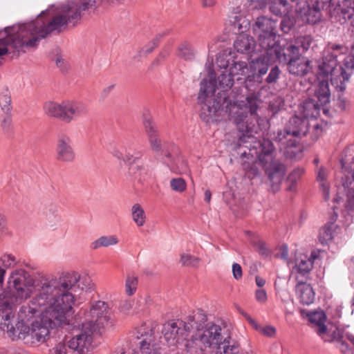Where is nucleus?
<instances>
[{
  "mask_svg": "<svg viewBox=\"0 0 354 354\" xmlns=\"http://www.w3.org/2000/svg\"><path fill=\"white\" fill-rule=\"evenodd\" d=\"M80 280L77 272L66 273L57 280L41 275L32 277L24 269L12 270L7 281L6 291V316L12 313V306L17 298L28 299L32 306H39L44 313L50 315V321L54 324H69L68 317L74 304V296L77 283Z\"/></svg>",
  "mask_w": 354,
  "mask_h": 354,
  "instance_id": "nucleus-1",
  "label": "nucleus"
},
{
  "mask_svg": "<svg viewBox=\"0 0 354 354\" xmlns=\"http://www.w3.org/2000/svg\"><path fill=\"white\" fill-rule=\"evenodd\" d=\"M71 16L66 6L59 14L51 15L48 10L41 12L35 20L19 25V31L12 39L15 47L23 51L37 48L41 39L50 34H59L70 24L77 25V21L71 19Z\"/></svg>",
  "mask_w": 354,
  "mask_h": 354,
  "instance_id": "nucleus-2",
  "label": "nucleus"
},
{
  "mask_svg": "<svg viewBox=\"0 0 354 354\" xmlns=\"http://www.w3.org/2000/svg\"><path fill=\"white\" fill-rule=\"evenodd\" d=\"M212 66V64L207 66L209 80L204 79L201 81L198 97V104L201 105L200 118L207 124L217 122L219 120L218 113L224 106L227 111L229 105H231L227 89L230 88L234 83L233 76L230 72H222L218 77V81L220 87L223 90L215 95L216 73Z\"/></svg>",
  "mask_w": 354,
  "mask_h": 354,
  "instance_id": "nucleus-3",
  "label": "nucleus"
},
{
  "mask_svg": "<svg viewBox=\"0 0 354 354\" xmlns=\"http://www.w3.org/2000/svg\"><path fill=\"white\" fill-rule=\"evenodd\" d=\"M246 140L245 143L252 142L254 144L252 146L245 147L249 148L250 152L254 150L257 158V162L244 161L242 163L243 169L248 178L252 179L259 175V171L256 165L258 163L265 170L270 182L272 191L274 193L279 191L286 173V166L279 160L274 159L275 147L272 142L267 138H263L258 141H254L252 139H246ZM249 154L251 156H253L252 153Z\"/></svg>",
  "mask_w": 354,
  "mask_h": 354,
  "instance_id": "nucleus-4",
  "label": "nucleus"
},
{
  "mask_svg": "<svg viewBox=\"0 0 354 354\" xmlns=\"http://www.w3.org/2000/svg\"><path fill=\"white\" fill-rule=\"evenodd\" d=\"M109 318L108 304L102 301H95L86 313V321L82 324L81 331L68 342V347L77 354H84L91 344L92 335L104 328Z\"/></svg>",
  "mask_w": 354,
  "mask_h": 354,
  "instance_id": "nucleus-5",
  "label": "nucleus"
},
{
  "mask_svg": "<svg viewBox=\"0 0 354 354\" xmlns=\"http://www.w3.org/2000/svg\"><path fill=\"white\" fill-rule=\"evenodd\" d=\"M7 286L0 295V329L6 331L9 337L12 338V333H19L20 331H25L28 329V326L32 324V322L37 321L44 314V310L39 306H32V304L22 305L17 314V322L14 326L11 324V319L14 317L15 311L17 304L26 299L17 298L15 301L14 306H12V313L6 316L7 313L5 312L6 306L3 305L6 301V291Z\"/></svg>",
  "mask_w": 354,
  "mask_h": 354,
  "instance_id": "nucleus-6",
  "label": "nucleus"
},
{
  "mask_svg": "<svg viewBox=\"0 0 354 354\" xmlns=\"http://www.w3.org/2000/svg\"><path fill=\"white\" fill-rule=\"evenodd\" d=\"M257 101V97L254 93H250L246 97V106L249 109V112L236 104H231L228 106L230 120L241 133L239 138L240 145L246 142V139H255L254 134L257 133L259 129L256 125V113L259 107Z\"/></svg>",
  "mask_w": 354,
  "mask_h": 354,
  "instance_id": "nucleus-7",
  "label": "nucleus"
},
{
  "mask_svg": "<svg viewBox=\"0 0 354 354\" xmlns=\"http://www.w3.org/2000/svg\"><path fill=\"white\" fill-rule=\"evenodd\" d=\"M340 61L334 59L333 55H324L322 63L318 66L317 79L327 80L330 78L331 84L340 91L346 89L347 82L351 74L339 65Z\"/></svg>",
  "mask_w": 354,
  "mask_h": 354,
  "instance_id": "nucleus-8",
  "label": "nucleus"
},
{
  "mask_svg": "<svg viewBox=\"0 0 354 354\" xmlns=\"http://www.w3.org/2000/svg\"><path fill=\"white\" fill-rule=\"evenodd\" d=\"M63 324H54L50 321V315L44 313L37 321L32 322L25 331L19 333H12V339H23L26 344H36L44 342L49 335V328H53Z\"/></svg>",
  "mask_w": 354,
  "mask_h": 354,
  "instance_id": "nucleus-9",
  "label": "nucleus"
},
{
  "mask_svg": "<svg viewBox=\"0 0 354 354\" xmlns=\"http://www.w3.org/2000/svg\"><path fill=\"white\" fill-rule=\"evenodd\" d=\"M145 130L147 133L149 145L155 152H160L165 157L176 156L179 153V148L174 143L162 142L160 138L158 127L151 119L144 121Z\"/></svg>",
  "mask_w": 354,
  "mask_h": 354,
  "instance_id": "nucleus-10",
  "label": "nucleus"
},
{
  "mask_svg": "<svg viewBox=\"0 0 354 354\" xmlns=\"http://www.w3.org/2000/svg\"><path fill=\"white\" fill-rule=\"evenodd\" d=\"M309 131V122L306 118L297 115L291 117L283 130H279L274 140L276 142H283L286 139L301 138Z\"/></svg>",
  "mask_w": 354,
  "mask_h": 354,
  "instance_id": "nucleus-11",
  "label": "nucleus"
},
{
  "mask_svg": "<svg viewBox=\"0 0 354 354\" xmlns=\"http://www.w3.org/2000/svg\"><path fill=\"white\" fill-rule=\"evenodd\" d=\"M269 65L264 58H255L249 63L250 74L243 81L244 86L248 91H256L264 82L263 76L268 73Z\"/></svg>",
  "mask_w": 354,
  "mask_h": 354,
  "instance_id": "nucleus-12",
  "label": "nucleus"
},
{
  "mask_svg": "<svg viewBox=\"0 0 354 354\" xmlns=\"http://www.w3.org/2000/svg\"><path fill=\"white\" fill-rule=\"evenodd\" d=\"M189 326L182 320L169 321L163 325L162 333L167 344L175 345L185 339Z\"/></svg>",
  "mask_w": 354,
  "mask_h": 354,
  "instance_id": "nucleus-13",
  "label": "nucleus"
},
{
  "mask_svg": "<svg viewBox=\"0 0 354 354\" xmlns=\"http://www.w3.org/2000/svg\"><path fill=\"white\" fill-rule=\"evenodd\" d=\"M329 5V12L331 16H339L350 22L354 26V0H331Z\"/></svg>",
  "mask_w": 354,
  "mask_h": 354,
  "instance_id": "nucleus-14",
  "label": "nucleus"
},
{
  "mask_svg": "<svg viewBox=\"0 0 354 354\" xmlns=\"http://www.w3.org/2000/svg\"><path fill=\"white\" fill-rule=\"evenodd\" d=\"M274 54L270 57L272 61H278L283 65L288 64L294 59L297 58L301 53L299 51V46L291 43H286L277 47V50L272 51Z\"/></svg>",
  "mask_w": 354,
  "mask_h": 354,
  "instance_id": "nucleus-15",
  "label": "nucleus"
},
{
  "mask_svg": "<svg viewBox=\"0 0 354 354\" xmlns=\"http://www.w3.org/2000/svg\"><path fill=\"white\" fill-rule=\"evenodd\" d=\"M75 153L71 138L66 135L60 136L56 144V158L61 162H72L75 160Z\"/></svg>",
  "mask_w": 354,
  "mask_h": 354,
  "instance_id": "nucleus-16",
  "label": "nucleus"
},
{
  "mask_svg": "<svg viewBox=\"0 0 354 354\" xmlns=\"http://www.w3.org/2000/svg\"><path fill=\"white\" fill-rule=\"evenodd\" d=\"M277 32L257 35L258 44L261 48V55L257 58H264L266 62L270 64V57L274 54V50L279 46V42L277 40Z\"/></svg>",
  "mask_w": 354,
  "mask_h": 354,
  "instance_id": "nucleus-17",
  "label": "nucleus"
},
{
  "mask_svg": "<svg viewBox=\"0 0 354 354\" xmlns=\"http://www.w3.org/2000/svg\"><path fill=\"white\" fill-rule=\"evenodd\" d=\"M103 0H77L76 2L66 5L71 12V19H76L79 22L81 17L85 12L95 10L97 3ZM119 2L120 0H111Z\"/></svg>",
  "mask_w": 354,
  "mask_h": 354,
  "instance_id": "nucleus-18",
  "label": "nucleus"
},
{
  "mask_svg": "<svg viewBox=\"0 0 354 354\" xmlns=\"http://www.w3.org/2000/svg\"><path fill=\"white\" fill-rule=\"evenodd\" d=\"M64 122L67 123L88 113L87 106L81 102L66 101L64 102Z\"/></svg>",
  "mask_w": 354,
  "mask_h": 354,
  "instance_id": "nucleus-19",
  "label": "nucleus"
},
{
  "mask_svg": "<svg viewBox=\"0 0 354 354\" xmlns=\"http://www.w3.org/2000/svg\"><path fill=\"white\" fill-rule=\"evenodd\" d=\"M200 332L202 339L209 348L216 346L225 337L222 334V328L214 323L207 324Z\"/></svg>",
  "mask_w": 354,
  "mask_h": 354,
  "instance_id": "nucleus-20",
  "label": "nucleus"
},
{
  "mask_svg": "<svg viewBox=\"0 0 354 354\" xmlns=\"http://www.w3.org/2000/svg\"><path fill=\"white\" fill-rule=\"evenodd\" d=\"M310 61L301 53L286 65L287 71L295 76L303 77L307 75L310 68Z\"/></svg>",
  "mask_w": 354,
  "mask_h": 354,
  "instance_id": "nucleus-21",
  "label": "nucleus"
},
{
  "mask_svg": "<svg viewBox=\"0 0 354 354\" xmlns=\"http://www.w3.org/2000/svg\"><path fill=\"white\" fill-rule=\"evenodd\" d=\"M138 333L140 336H138L137 338L141 340L138 343L140 349L137 354H156V351L151 348L152 343L154 342V332L152 328L147 329V331L140 328Z\"/></svg>",
  "mask_w": 354,
  "mask_h": 354,
  "instance_id": "nucleus-22",
  "label": "nucleus"
},
{
  "mask_svg": "<svg viewBox=\"0 0 354 354\" xmlns=\"http://www.w3.org/2000/svg\"><path fill=\"white\" fill-rule=\"evenodd\" d=\"M295 288L301 304L308 306L313 303L315 294L310 284L307 283L306 280L297 278Z\"/></svg>",
  "mask_w": 354,
  "mask_h": 354,
  "instance_id": "nucleus-23",
  "label": "nucleus"
},
{
  "mask_svg": "<svg viewBox=\"0 0 354 354\" xmlns=\"http://www.w3.org/2000/svg\"><path fill=\"white\" fill-rule=\"evenodd\" d=\"M185 348L189 354H207V348L209 346L202 339L201 332L198 331L187 339Z\"/></svg>",
  "mask_w": 354,
  "mask_h": 354,
  "instance_id": "nucleus-24",
  "label": "nucleus"
},
{
  "mask_svg": "<svg viewBox=\"0 0 354 354\" xmlns=\"http://www.w3.org/2000/svg\"><path fill=\"white\" fill-rule=\"evenodd\" d=\"M301 19L304 22L309 24H315L321 20L322 14L320 7L312 3V6L308 4L299 6Z\"/></svg>",
  "mask_w": 354,
  "mask_h": 354,
  "instance_id": "nucleus-25",
  "label": "nucleus"
},
{
  "mask_svg": "<svg viewBox=\"0 0 354 354\" xmlns=\"http://www.w3.org/2000/svg\"><path fill=\"white\" fill-rule=\"evenodd\" d=\"M322 106L315 99L308 98L300 104L299 111L303 118H316L319 115Z\"/></svg>",
  "mask_w": 354,
  "mask_h": 354,
  "instance_id": "nucleus-26",
  "label": "nucleus"
},
{
  "mask_svg": "<svg viewBox=\"0 0 354 354\" xmlns=\"http://www.w3.org/2000/svg\"><path fill=\"white\" fill-rule=\"evenodd\" d=\"M278 142L281 144V148L284 149L283 154L286 158L297 160L301 158L302 147L297 140L289 138Z\"/></svg>",
  "mask_w": 354,
  "mask_h": 354,
  "instance_id": "nucleus-27",
  "label": "nucleus"
},
{
  "mask_svg": "<svg viewBox=\"0 0 354 354\" xmlns=\"http://www.w3.org/2000/svg\"><path fill=\"white\" fill-rule=\"evenodd\" d=\"M142 156L141 152H138L135 158L129 163V173L138 178L139 181L144 182L151 177V171L142 165L138 164L136 160Z\"/></svg>",
  "mask_w": 354,
  "mask_h": 354,
  "instance_id": "nucleus-28",
  "label": "nucleus"
},
{
  "mask_svg": "<svg viewBox=\"0 0 354 354\" xmlns=\"http://www.w3.org/2000/svg\"><path fill=\"white\" fill-rule=\"evenodd\" d=\"M276 28V21L263 16L258 17L252 26L253 32L257 36L277 32Z\"/></svg>",
  "mask_w": 354,
  "mask_h": 354,
  "instance_id": "nucleus-29",
  "label": "nucleus"
},
{
  "mask_svg": "<svg viewBox=\"0 0 354 354\" xmlns=\"http://www.w3.org/2000/svg\"><path fill=\"white\" fill-rule=\"evenodd\" d=\"M207 316L205 311L202 309H198L194 311L192 315L186 317V324L189 326V332L192 328H195L196 332L202 331L207 324Z\"/></svg>",
  "mask_w": 354,
  "mask_h": 354,
  "instance_id": "nucleus-30",
  "label": "nucleus"
},
{
  "mask_svg": "<svg viewBox=\"0 0 354 354\" xmlns=\"http://www.w3.org/2000/svg\"><path fill=\"white\" fill-rule=\"evenodd\" d=\"M255 46L253 37L248 35H239L234 43V47L237 52L245 54L252 53Z\"/></svg>",
  "mask_w": 354,
  "mask_h": 354,
  "instance_id": "nucleus-31",
  "label": "nucleus"
},
{
  "mask_svg": "<svg viewBox=\"0 0 354 354\" xmlns=\"http://www.w3.org/2000/svg\"><path fill=\"white\" fill-rule=\"evenodd\" d=\"M216 354H238L240 351L239 344L232 339L228 335L216 346Z\"/></svg>",
  "mask_w": 354,
  "mask_h": 354,
  "instance_id": "nucleus-32",
  "label": "nucleus"
},
{
  "mask_svg": "<svg viewBox=\"0 0 354 354\" xmlns=\"http://www.w3.org/2000/svg\"><path fill=\"white\" fill-rule=\"evenodd\" d=\"M315 97L321 105L325 106L330 102V91L329 89L328 80L321 79L315 89Z\"/></svg>",
  "mask_w": 354,
  "mask_h": 354,
  "instance_id": "nucleus-33",
  "label": "nucleus"
},
{
  "mask_svg": "<svg viewBox=\"0 0 354 354\" xmlns=\"http://www.w3.org/2000/svg\"><path fill=\"white\" fill-rule=\"evenodd\" d=\"M307 316L309 322L317 327V333L318 335H322L326 333L327 326L325 324L326 315L324 311L311 312Z\"/></svg>",
  "mask_w": 354,
  "mask_h": 354,
  "instance_id": "nucleus-34",
  "label": "nucleus"
},
{
  "mask_svg": "<svg viewBox=\"0 0 354 354\" xmlns=\"http://www.w3.org/2000/svg\"><path fill=\"white\" fill-rule=\"evenodd\" d=\"M12 32H10L7 31V28L6 29V32L7 35L6 37L0 39V44L2 45V47H0V57L7 54L8 53V46H10L12 48H14L17 52L19 53H26V51L21 50L17 48H15L14 46V43L12 42L14 37L18 34L19 31V25L17 27L12 28Z\"/></svg>",
  "mask_w": 354,
  "mask_h": 354,
  "instance_id": "nucleus-35",
  "label": "nucleus"
},
{
  "mask_svg": "<svg viewBox=\"0 0 354 354\" xmlns=\"http://www.w3.org/2000/svg\"><path fill=\"white\" fill-rule=\"evenodd\" d=\"M166 158L168 159L167 164L173 172L182 174L188 171L187 162L180 156V151L178 155Z\"/></svg>",
  "mask_w": 354,
  "mask_h": 354,
  "instance_id": "nucleus-36",
  "label": "nucleus"
},
{
  "mask_svg": "<svg viewBox=\"0 0 354 354\" xmlns=\"http://www.w3.org/2000/svg\"><path fill=\"white\" fill-rule=\"evenodd\" d=\"M341 183L346 191V207L348 210L354 212V180H351L348 176H344L342 177Z\"/></svg>",
  "mask_w": 354,
  "mask_h": 354,
  "instance_id": "nucleus-37",
  "label": "nucleus"
},
{
  "mask_svg": "<svg viewBox=\"0 0 354 354\" xmlns=\"http://www.w3.org/2000/svg\"><path fill=\"white\" fill-rule=\"evenodd\" d=\"M313 267V263L309 259L301 260L295 265L294 269L296 270L297 275L295 280L297 282V278L304 279L308 281L310 278V274Z\"/></svg>",
  "mask_w": 354,
  "mask_h": 354,
  "instance_id": "nucleus-38",
  "label": "nucleus"
},
{
  "mask_svg": "<svg viewBox=\"0 0 354 354\" xmlns=\"http://www.w3.org/2000/svg\"><path fill=\"white\" fill-rule=\"evenodd\" d=\"M45 113L50 117H54L61 119L64 121V102L62 104H58L54 102H48L44 105Z\"/></svg>",
  "mask_w": 354,
  "mask_h": 354,
  "instance_id": "nucleus-39",
  "label": "nucleus"
},
{
  "mask_svg": "<svg viewBox=\"0 0 354 354\" xmlns=\"http://www.w3.org/2000/svg\"><path fill=\"white\" fill-rule=\"evenodd\" d=\"M178 56L186 61H192L195 57L193 46L188 41L180 44L178 48Z\"/></svg>",
  "mask_w": 354,
  "mask_h": 354,
  "instance_id": "nucleus-40",
  "label": "nucleus"
},
{
  "mask_svg": "<svg viewBox=\"0 0 354 354\" xmlns=\"http://www.w3.org/2000/svg\"><path fill=\"white\" fill-rule=\"evenodd\" d=\"M348 53V48L344 44L329 43L326 55H333L334 59H338Z\"/></svg>",
  "mask_w": 354,
  "mask_h": 354,
  "instance_id": "nucleus-41",
  "label": "nucleus"
},
{
  "mask_svg": "<svg viewBox=\"0 0 354 354\" xmlns=\"http://www.w3.org/2000/svg\"><path fill=\"white\" fill-rule=\"evenodd\" d=\"M118 243V238L114 236H102L91 243V248L96 250L100 247H109Z\"/></svg>",
  "mask_w": 354,
  "mask_h": 354,
  "instance_id": "nucleus-42",
  "label": "nucleus"
},
{
  "mask_svg": "<svg viewBox=\"0 0 354 354\" xmlns=\"http://www.w3.org/2000/svg\"><path fill=\"white\" fill-rule=\"evenodd\" d=\"M334 227L333 223H327L319 232V240L322 245L327 244L333 238Z\"/></svg>",
  "mask_w": 354,
  "mask_h": 354,
  "instance_id": "nucleus-43",
  "label": "nucleus"
},
{
  "mask_svg": "<svg viewBox=\"0 0 354 354\" xmlns=\"http://www.w3.org/2000/svg\"><path fill=\"white\" fill-rule=\"evenodd\" d=\"M249 71L248 64L244 61L232 60L230 66V73L234 77L235 75H244Z\"/></svg>",
  "mask_w": 354,
  "mask_h": 354,
  "instance_id": "nucleus-44",
  "label": "nucleus"
},
{
  "mask_svg": "<svg viewBox=\"0 0 354 354\" xmlns=\"http://www.w3.org/2000/svg\"><path fill=\"white\" fill-rule=\"evenodd\" d=\"M327 172L326 169L324 167H321L318 171L317 176V180L321 182L320 188L322 191L324 198L326 201L329 199V185L326 183Z\"/></svg>",
  "mask_w": 354,
  "mask_h": 354,
  "instance_id": "nucleus-45",
  "label": "nucleus"
},
{
  "mask_svg": "<svg viewBox=\"0 0 354 354\" xmlns=\"http://www.w3.org/2000/svg\"><path fill=\"white\" fill-rule=\"evenodd\" d=\"M132 218L133 221L139 227L142 226L145 223V212L141 205L138 203L134 204L131 209Z\"/></svg>",
  "mask_w": 354,
  "mask_h": 354,
  "instance_id": "nucleus-46",
  "label": "nucleus"
},
{
  "mask_svg": "<svg viewBox=\"0 0 354 354\" xmlns=\"http://www.w3.org/2000/svg\"><path fill=\"white\" fill-rule=\"evenodd\" d=\"M304 173V169L302 168H297L294 169L288 176L287 183H289L288 186V190H292L295 187L297 180L300 178Z\"/></svg>",
  "mask_w": 354,
  "mask_h": 354,
  "instance_id": "nucleus-47",
  "label": "nucleus"
},
{
  "mask_svg": "<svg viewBox=\"0 0 354 354\" xmlns=\"http://www.w3.org/2000/svg\"><path fill=\"white\" fill-rule=\"evenodd\" d=\"M0 106L5 114L11 113L12 106L11 105V97L8 91L0 95Z\"/></svg>",
  "mask_w": 354,
  "mask_h": 354,
  "instance_id": "nucleus-48",
  "label": "nucleus"
},
{
  "mask_svg": "<svg viewBox=\"0 0 354 354\" xmlns=\"http://www.w3.org/2000/svg\"><path fill=\"white\" fill-rule=\"evenodd\" d=\"M112 153L113 156L116 157L117 158L122 160L125 162L130 163L135 158V157L138 154V152L131 154L127 150H125L124 152L122 150H120L118 148H115L113 149Z\"/></svg>",
  "mask_w": 354,
  "mask_h": 354,
  "instance_id": "nucleus-49",
  "label": "nucleus"
},
{
  "mask_svg": "<svg viewBox=\"0 0 354 354\" xmlns=\"http://www.w3.org/2000/svg\"><path fill=\"white\" fill-rule=\"evenodd\" d=\"M180 262L183 266L198 267L200 259L192 254L183 253L180 256Z\"/></svg>",
  "mask_w": 354,
  "mask_h": 354,
  "instance_id": "nucleus-50",
  "label": "nucleus"
},
{
  "mask_svg": "<svg viewBox=\"0 0 354 354\" xmlns=\"http://www.w3.org/2000/svg\"><path fill=\"white\" fill-rule=\"evenodd\" d=\"M281 74V71L278 66L275 65L272 66L268 75L266 78H264V82L268 84H275L279 80Z\"/></svg>",
  "mask_w": 354,
  "mask_h": 354,
  "instance_id": "nucleus-51",
  "label": "nucleus"
},
{
  "mask_svg": "<svg viewBox=\"0 0 354 354\" xmlns=\"http://www.w3.org/2000/svg\"><path fill=\"white\" fill-rule=\"evenodd\" d=\"M344 337L343 330L338 328H335V329L332 331L330 335V341H337V342L340 343L342 346L344 347V348H342V351H345L348 349V344L345 342L344 340H343Z\"/></svg>",
  "mask_w": 354,
  "mask_h": 354,
  "instance_id": "nucleus-52",
  "label": "nucleus"
},
{
  "mask_svg": "<svg viewBox=\"0 0 354 354\" xmlns=\"http://www.w3.org/2000/svg\"><path fill=\"white\" fill-rule=\"evenodd\" d=\"M313 43V38L310 35L299 37L296 41V46H299V49L302 48V53L309 49Z\"/></svg>",
  "mask_w": 354,
  "mask_h": 354,
  "instance_id": "nucleus-53",
  "label": "nucleus"
},
{
  "mask_svg": "<svg viewBox=\"0 0 354 354\" xmlns=\"http://www.w3.org/2000/svg\"><path fill=\"white\" fill-rule=\"evenodd\" d=\"M138 278L135 276L129 275L126 280V292L128 295H132L136 290Z\"/></svg>",
  "mask_w": 354,
  "mask_h": 354,
  "instance_id": "nucleus-54",
  "label": "nucleus"
},
{
  "mask_svg": "<svg viewBox=\"0 0 354 354\" xmlns=\"http://www.w3.org/2000/svg\"><path fill=\"white\" fill-rule=\"evenodd\" d=\"M171 189L178 192H183L185 190L187 185L185 180L182 178H172L170 181Z\"/></svg>",
  "mask_w": 354,
  "mask_h": 354,
  "instance_id": "nucleus-55",
  "label": "nucleus"
},
{
  "mask_svg": "<svg viewBox=\"0 0 354 354\" xmlns=\"http://www.w3.org/2000/svg\"><path fill=\"white\" fill-rule=\"evenodd\" d=\"M1 127L6 133L11 132L12 129L11 113L6 114L1 120Z\"/></svg>",
  "mask_w": 354,
  "mask_h": 354,
  "instance_id": "nucleus-56",
  "label": "nucleus"
},
{
  "mask_svg": "<svg viewBox=\"0 0 354 354\" xmlns=\"http://www.w3.org/2000/svg\"><path fill=\"white\" fill-rule=\"evenodd\" d=\"M254 245L260 255L264 257H267L270 254V251L266 247V243L264 241L259 240L255 242Z\"/></svg>",
  "mask_w": 354,
  "mask_h": 354,
  "instance_id": "nucleus-57",
  "label": "nucleus"
},
{
  "mask_svg": "<svg viewBox=\"0 0 354 354\" xmlns=\"http://www.w3.org/2000/svg\"><path fill=\"white\" fill-rule=\"evenodd\" d=\"M345 70H353L354 68V56L346 54L343 59Z\"/></svg>",
  "mask_w": 354,
  "mask_h": 354,
  "instance_id": "nucleus-58",
  "label": "nucleus"
},
{
  "mask_svg": "<svg viewBox=\"0 0 354 354\" xmlns=\"http://www.w3.org/2000/svg\"><path fill=\"white\" fill-rule=\"evenodd\" d=\"M157 46H158L156 45V42L151 40L142 48L140 53L148 55L151 53Z\"/></svg>",
  "mask_w": 354,
  "mask_h": 354,
  "instance_id": "nucleus-59",
  "label": "nucleus"
},
{
  "mask_svg": "<svg viewBox=\"0 0 354 354\" xmlns=\"http://www.w3.org/2000/svg\"><path fill=\"white\" fill-rule=\"evenodd\" d=\"M270 11L276 15H281L283 13L288 11V9L282 10L280 6L278 5L277 2L274 0L270 6Z\"/></svg>",
  "mask_w": 354,
  "mask_h": 354,
  "instance_id": "nucleus-60",
  "label": "nucleus"
},
{
  "mask_svg": "<svg viewBox=\"0 0 354 354\" xmlns=\"http://www.w3.org/2000/svg\"><path fill=\"white\" fill-rule=\"evenodd\" d=\"M232 273L234 279L236 280H239L242 277V268L239 263H234L232 265Z\"/></svg>",
  "mask_w": 354,
  "mask_h": 354,
  "instance_id": "nucleus-61",
  "label": "nucleus"
},
{
  "mask_svg": "<svg viewBox=\"0 0 354 354\" xmlns=\"http://www.w3.org/2000/svg\"><path fill=\"white\" fill-rule=\"evenodd\" d=\"M256 299L259 302H265L267 300V294L265 290L259 289L256 291Z\"/></svg>",
  "mask_w": 354,
  "mask_h": 354,
  "instance_id": "nucleus-62",
  "label": "nucleus"
},
{
  "mask_svg": "<svg viewBox=\"0 0 354 354\" xmlns=\"http://www.w3.org/2000/svg\"><path fill=\"white\" fill-rule=\"evenodd\" d=\"M53 354H66V346L64 344L60 342L53 348Z\"/></svg>",
  "mask_w": 354,
  "mask_h": 354,
  "instance_id": "nucleus-63",
  "label": "nucleus"
},
{
  "mask_svg": "<svg viewBox=\"0 0 354 354\" xmlns=\"http://www.w3.org/2000/svg\"><path fill=\"white\" fill-rule=\"evenodd\" d=\"M292 26L293 24L290 20L283 19L281 22V29L285 33H288Z\"/></svg>",
  "mask_w": 354,
  "mask_h": 354,
  "instance_id": "nucleus-64",
  "label": "nucleus"
}]
</instances>
